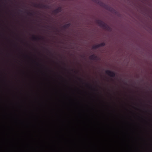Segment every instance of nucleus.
I'll use <instances>...</instances> for the list:
<instances>
[{"label": "nucleus", "mask_w": 152, "mask_h": 152, "mask_svg": "<svg viewBox=\"0 0 152 152\" xmlns=\"http://www.w3.org/2000/svg\"><path fill=\"white\" fill-rule=\"evenodd\" d=\"M63 79L64 80V83H65L66 84H68L67 81L65 79H64V78H63Z\"/></svg>", "instance_id": "obj_11"}, {"label": "nucleus", "mask_w": 152, "mask_h": 152, "mask_svg": "<svg viewBox=\"0 0 152 152\" xmlns=\"http://www.w3.org/2000/svg\"><path fill=\"white\" fill-rule=\"evenodd\" d=\"M99 47H103V46H104L105 45V43L104 42H102V43H101L100 44H99Z\"/></svg>", "instance_id": "obj_9"}, {"label": "nucleus", "mask_w": 152, "mask_h": 152, "mask_svg": "<svg viewBox=\"0 0 152 152\" xmlns=\"http://www.w3.org/2000/svg\"><path fill=\"white\" fill-rule=\"evenodd\" d=\"M63 64L64 66V70L65 71H68V69L66 68V63L64 62L63 63Z\"/></svg>", "instance_id": "obj_8"}, {"label": "nucleus", "mask_w": 152, "mask_h": 152, "mask_svg": "<svg viewBox=\"0 0 152 152\" xmlns=\"http://www.w3.org/2000/svg\"><path fill=\"white\" fill-rule=\"evenodd\" d=\"M34 6L35 7H38L39 8H48V6L42 4H37L34 3Z\"/></svg>", "instance_id": "obj_2"}, {"label": "nucleus", "mask_w": 152, "mask_h": 152, "mask_svg": "<svg viewBox=\"0 0 152 152\" xmlns=\"http://www.w3.org/2000/svg\"><path fill=\"white\" fill-rule=\"evenodd\" d=\"M57 31H58V33L59 32V31H58V30H57Z\"/></svg>", "instance_id": "obj_15"}, {"label": "nucleus", "mask_w": 152, "mask_h": 152, "mask_svg": "<svg viewBox=\"0 0 152 152\" xmlns=\"http://www.w3.org/2000/svg\"><path fill=\"white\" fill-rule=\"evenodd\" d=\"M105 73L108 75L112 77H114L115 76V73L114 72L109 70H106L105 71Z\"/></svg>", "instance_id": "obj_3"}, {"label": "nucleus", "mask_w": 152, "mask_h": 152, "mask_svg": "<svg viewBox=\"0 0 152 152\" xmlns=\"http://www.w3.org/2000/svg\"><path fill=\"white\" fill-rule=\"evenodd\" d=\"M101 6L105 8L106 9H108V7H107V6L104 3L101 2L100 1H98V2H97Z\"/></svg>", "instance_id": "obj_7"}, {"label": "nucleus", "mask_w": 152, "mask_h": 152, "mask_svg": "<svg viewBox=\"0 0 152 152\" xmlns=\"http://www.w3.org/2000/svg\"><path fill=\"white\" fill-rule=\"evenodd\" d=\"M27 13H28V14H29L31 15H33V14L32 13L28 12Z\"/></svg>", "instance_id": "obj_12"}, {"label": "nucleus", "mask_w": 152, "mask_h": 152, "mask_svg": "<svg viewBox=\"0 0 152 152\" xmlns=\"http://www.w3.org/2000/svg\"><path fill=\"white\" fill-rule=\"evenodd\" d=\"M89 58L93 60H97L98 58L97 56H96L95 54H93L91 55Z\"/></svg>", "instance_id": "obj_6"}, {"label": "nucleus", "mask_w": 152, "mask_h": 152, "mask_svg": "<svg viewBox=\"0 0 152 152\" xmlns=\"http://www.w3.org/2000/svg\"><path fill=\"white\" fill-rule=\"evenodd\" d=\"M78 78V79L80 80V81H82V79H81L80 78Z\"/></svg>", "instance_id": "obj_13"}, {"label": "nucleus", "mask_w": 152, "mask_h": 152, "mask_svg": "<svg viewBox=\"0 0 152 152\" xmlns=\"http://www.w3.org/2000/svg\"><path fill=\"white\" fill-rule=\"evenodd\" d=\"M32 39L34 41L41 40L43 39V38L42 37H39L34 35L32 37Z\"/></svg>", "instance_id": "obj_5"}, {"label": "nucleus", "mask_w": 152, "mask_h": 152, "mask_svg": "<svg viewBox=\"0 0 152 152\" xmlns=\"http://www.w3.org/2000/svg\"><path fill=\"white\" fill-rule=\"evenodd\" d=\"M57 10H58H58H59V7H58Z\"/></svg>", "instance_id": "obj_16"}, {"label": "nucleus", "mask_w": 152, "mask_h": 152, "mask_svg": "<svg viewBox=\"0 0 152 152\" xmlns=\"http://www.w3.org/2000/svg\"><path fill=\"white\" fill-rule=\"evenodd\" d=\"M96 22L99 26L103 28L104 29L109 31L111 30V28L110 26L102 20H96Z\"/></svg>", "instance_id": "obj_1"}, {"label": "nucleus", "mask_w": 152, "mask_h": 152, "mask_svg": "<svg viewBox=\"0 0 152 152\" xmlns=\"http://www.w3.org/2000/svg\"><path fill=\"white\" fill-rule=\"evenodd\" d=\"M70 23L65 24L62 26V28L65 32L66 31V29H68L71 26Z\"/></svg>", "instance_id": "obj_4"}, {"label": "nucleus", "mask_w": 152, "mask_h": 152, "mask_svg": "<svg viewBox=\"0 0 152 152\" xmlns=\"http://www.w3.org/2000/svg\"><path fill=\"white\" fill-rule=\"evenodd\" d=\"M99 44H98L97 45H96L94 46L92 48L94 49H96L99 48Z\"/></svg>", "instance_id": "obj_10"}, {"label": "nucleus", "mask_w": 152, "mask_h": 152, "mask_svg": "<svg viewBox=\"0 0 152 152\" xmlns=\"http://www.w3.org/2000/svg\"><path fill=\"white\" fill-rule=\"evenodd\" d=\"M55 12H57V9H56L55 10Z\"/></svg>", "instance_id": "obj_14"}]
</instances>
